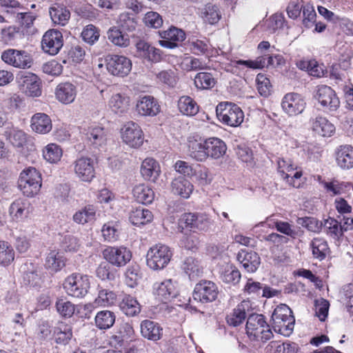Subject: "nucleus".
Instances as JSON below:
<instances>
[{
    "label": "nucleus",
    "instance_id": "5",
    "mask_svg": "<svg viewBox=\"0 0 353 353\" xmlns=\"http://www.w3.org/2000/svg\"><path fill=\"white\" fill-rule=\"evenodd\" d=\"M90 286V282L88 276L77 273L68 276L63 283V288L66 293L69 296L76 298L85 296Z\"/></svg>",
    "mask_w": 353,
    "mask_h": 353
},
{
    "label": "nucleus",
    "instance_id": "32",
    "mask_svg": "<svg viewBox=\"0 0 353 353\" xmlns=\"http://www.w3.org/2000/svg\"><path fill=\"white\" fill-rule=\"evenodd\" d=\"M172 191L174 194L188 199L193 191V185L184 176H179L172 182Z\"/></svg>",
    "mask_w": 353,
    "mask_h": 353
},
{
    "label": "nucleus",
    "instance_id": "31",
    "mask_svg": "<svg viewBox=\"0 0 353 353\" xmlns=\"http://www.w3.org/2000/svg\"><path fill=\"white\" fill-rule=\"evenodd\" d=\"M159 173V165L154 159L147 158L142 162L141 174L145 180L155 182Z\"/></svg>",
    "mask_w": 353,
    "mask_h": 353
},
{
    "label": "nucleus",
    "instance_id": "20",
    "mask_svg": "<svg viewBox=\"0 0 353 353\" xmlns=\"http://www.w3.org/2000/svg\"><path fill=\"white\" fill-rule=\"evenodd\" d=\"M141 334L149 341H157L163 336V328L157 322L145 319L140 324Z\"/></svg>",
    "mask_w": 353,
    "mask_h": 353
},
{
    "label": "nucleus",
    "instance_id": "52",
    "mask_svg": "<svg viewBox=\"0 0 353 353\" xmlns=\"http://www.w3.org/2000/svg\"><path fill=\"white\" fill-rule=\"evenodd\" d=\"M85 137L91 144L97 146L101 145L105 141L103 129L100 127L89 128Z\"/></svg>",
    "mask_w": 353,
    "mask_h": 353
},
{
    "label": "nucleus",
    "instance_id": "14",
    "mask_svg": "<svg viewBox=\"0 0 353 353\" xmlns=\"http://www.w3.org/2000/svg\"><path fill=\"white\" fill-rule=\"evenodd\" d=\"M62 46L63 35L60 31L50 30L43 36L41 47L45 52L50 55H55Z\"/></svg>",
    "mask_w": 353,
    "mask_h": 353
},
{
    "label": "nucleus",
    "instance_id": "9",
    "mask_svg": "<svg viewBox=\"0 0 353 353\" xmlns=\"http://www.w3.org/2000/svg\"><path fill=\"white\" fill-rule=\"evenodd\" d=\"M219 294L217 285L211 281H201L196 284L192 293L194 301L207 303L216 300Z\"/></svg>",
    "mask_w": 353,
    "mask_h": 353
},
{
    "label": "nucleus",
    "instance_id": "6",
    "mask_svg": "<svg viewBox=\"0 0 353 353\" xmlns=\"http://www.w3.org/2000/svg\"><path fill=\"white\" fill-rule=\"evenodd\" d=\"M20 90L28 97H38L41 94L39 77L30 72H21L17 77Z\"/></svg>",
    "mask_w": 353,
    "mask_h": 353
},
{
    "label": "nucleus",
    "instance_id": "41",
    "mask_svg": "<svg viewBox=\"0 0 353 353\" xmlns=\"http://www.w3.org/2000/svg\"><path fill=\"white\" fill-rule=\"evenodd\" d=\"M133 195L137 202L143 204L151 203L154 198L152 189L144 184L136 185L133 189Z\"/></svg>",
    "mask_w": 353,
    "mask_h": 353
},
{
    "label": "nucleus",
    "instance_id": "30",
    "mask_svg": "<svg viewBox=\"0 0 353 353\" xmlns=\"http://www.w3.org/2000/svg\"><path fill=\"white\" fill-rule=\"evenodd\" d=\"M200 17L203 22L210 25L216 24L221 19L219 8L212 3H207L200 9Z\"/></svg>",
    "mask_w": 353,
    "mask_h": 353
},
{
    "label": "nucleus",
    "instance_id": "13",
    "mask_svg": "<svg viewBox=\"0 0 353 353\" xmlns=\"http://www.w3.org/2000/svg\"><path fill=\"white\" fill-rule=\"evenodd\" d=\"M72 165L75 174L81 181L90 182L94 178V161L91 158L81 157Z\"/></svg>",
    "mask_w": 353,
    "mask_h": 353
},
{
    "label": "nucleus",
    "instance_id": "54",
    "mask_svg": "<svg viewBox=\"0 0 353 353\" xmlns=\"http://www.w3.org/2000/svg\"><path fill=\"white\" fill-rule=\"evenodd\" d=\"M14 259V251L10 244L4 241H0V264L9 265Z\"/></svg>",
    "mask_w": 353,
    "mask_h": 353
},
{
    "label": "nucleus",
    "instance_id": "19",
    "mask_svg": "<svg viewBox=\"0 0 353 353\" xmlns=\"http://www.w3.org/2000/svg\"><path fill=\"white\" fill-rule=\"evenodd\" d=\"M136 111L143 117H154L160 112V105L152 96L145 95L137 101Z\"/></svg>",
    "mask_w": 353,
    "mask_h": 353
},
{
    "label": "nucleus",
    "instance_id": "39",
    "mask_svg": "<svg viewBox=\"0 0 353 353\" xmlns=\"http://www.w3.org/2000/svg\"><path fill=\"white\" fill-rule=\"evenodd\" d=\"M152 219V212L143 207L132 210L129 216L130 222L134 225H145L150 222Z\"/></svg>",
    "mask_w": 353,
    "mask_h": 353
},
{
    "label": "nucleus",
    "instance_id": "53",
    "mask_svg": "<svg viewBox=\"0 0 353 353\" xmlns=\"http://www.w3.org/2000/svg\"><path fill=\"white\" fill-rule=\"evenodd\" d=\"M18 186L24 195L28 197H32L39 192L41 183H37V182L33 181H28L19 179Z\"/></svg>",
    "mask_w": 353,
    "mask_h": 353
},
{
    "label": "nucleus",
    "instance_id": "47",
    "mask_svg": "<svg viewBox=\"0 0 353 353\" xmlns=\"http://www.w3.org/2000/svg\"><path fill=\"white\" fill-rule=\"evenodd\" d=\"M194 85L198 89H210L216 84V80L210 72H199L194 77Z\"/></svg>",
    "mask_w": 353,
    "mask_h": 353
},
{
    "label": "nucleus",
    "instance_id": "11",
    "mask_svg": "<svg viewBox=\"0 0 353 353\" xmlns=\"http://www.w3.org/2000/svg\"><path fill=\"white\" fill-rule=\"evenodd\" d=\"M123 141L132 148H139L143 143V131L135 122L126 123L121 131Z\"/></svg>",
    "mask_w": 353,
    "mask_h": 353
},
{
    "label": "nucleus",
    "instance_id": "36",
    "mask_svg": "<svg viewBox=\"0 0 353 353\" xmlns=\"http://www.w3.org/2000/svg\"><path fill=\"white\" fill-rule=\"evenodd\" d=\"M115 314L108 310H103L98 312L94 318L95 325L99 330H108L113 326L115 323Z\"/></svg>",
    "mask_w": 353,
    "mask_h": 353
},
{
    "label": "nucleus",
    "instance_id": "50",
    "mask_svg": "<svg viewBox=\"0 0 353 353\" xmlns=\"http://www.w3.org/2000/svg\"><path fill=\"white\" fill-rule=\"evenodd\" d=\"M118 23L123 30L133 32L137 26V19L132 14L123 12L119 17Z\"/></svg>",
    "mask_w": 353,
    "mask_h": 353
},
{
    "label": "nucleus",
    "instance_id": "58",
    "mask_svg": "<svg viewBox=\"0 0 353 353\" xmlns=\"http://www.w3.org/2000/svg\"><path fill=\"white\" fill-rule=\"evenodd\" d=\"M257 90L260 95L268 97L272 92V84L270 79L264 74L259 73L256 78Z\"/></svg>",
    "mask_w": 353,
    "mask_h": 353
},
{
    "label": "nucleus",
    "instance_id": "26",
    "mask_svg": "<svg viewBox=\"0 0 353 353\" xmlns=\"http://www.w3.org/2000/svg\"><path fill=\"white\" fill-rule=\"evenodd\" d=\"M119 307L122 312L128 316H135L141 312V305L136 298L127 294L121 296Z\"/></svg>",
    "mask_w": 353,
    "mask_h": 353
},
{
    "label": "nucleus",
    "instance_id": "3",
    "mask_svg": "<svg viewBox=\"0 0 353 353\" xmlns=\"http://www.w3.org/2000/svg\"><path fill=\"white\" fill-rule=\"evenodd\" d=\"M216 116L223 124L231 127H237L243 121L244 114L242 110L231 102H221L216 108Z\"/></svg>",
    "mask_w": 353,
    "mask_h": 353
},
{
    "label": "nucleus",
    "instance_id": "63",
    "mask_svg": "<svg viewBox=\"0 0 353 353\" xmlns=\"http://www.w3.org/2000/svg\"><path fill=\"white\" fill-rule=\"evenodd\" d=\"M315 314L321 321H324L328 315L330 303L325 299H320L315 301Z\"/></svg>",
    "mask_w": 353,
    "mask_h": 353
},
{
    "label": "nucleus",
    "instance_id": "12",
    "mask_svg": "<svg viewBox=\"0 0 353 353\" xmlns=\"http://www.w3.org/2000/svg\"><path fill=\"white\" fill-rule=\"evenodd\" d=\"M314 97L323 108L330 111H335L339 107V99L334 90L329 86H318Z\"/></svg>",
    "mask_w": 353,
    "mask_h": 353
},
{
    "label": "nucleus",
    "instance_id": "45",
    "mask_svg": "<svg viewBox=\"0 0 353 353\" xmlns=\"http://www.w3.org/2000/svg\"><path fill=\"white\" fill-rule=\"evenodd\" d=\"M96 209L92 205H85L73 215V221L78 224H85L95 219Z\"/></svg>",
    "mask_w": 353,
    "mask_h": 353
},
{
    "label": "nucleus",
    "instance_id": "40",
    "mask_svg": "<svg viewBox=\"0 0 353 353\" xmlns=\"http://www.w3.org/2000/svg\"><path fill=\"white\" fill-rule=\"evenodd\" d=\"M313 257L319 261L325 259L327 254L330 252V248L327 242L321 238H314L310 243Z\"/></svg>",
    "mask_w": 353,
    "mask_h": 353
},
{
    "label": "nucleus",
    "instance_id": "21",
    "mask_svg": "<svg viewBox=\"0 0 353 353\" xmlns=\"http://www.w3.org/2000/svg\"><path fill=\"white\" fill-rule=\"evenodd\" d=\"M20 272L24 285L32 287H37L40 285L41 277L39 274L38 268L32 263L26 262L21 265Z\"/></svg>",
    "mask_w": 353,
    "mask_h": 353
},
{
    "label": "nucleus",
    "instance_id": "35",
    "mask_svg": "<svg viewBox=\"0 0 353 353\" xmlns=\"http://www.w3.org/2000/svg\"><path fill=\"white\" fill-rule=\"evenodd\" d=\"M181 268L191 280L198 278L203 273V268L200 261L192 256L185 259L181 265Z\"/></svg>",
    "mask_w": 353,
    "mask_h": 353
},
{
    "label": "nucleus",
    "instance_id": "55",
    "mask_svg": "<svg viewBox=\"0 0 353 353\" xmlns=\"http://www.w3.org/2000/svg\"><path fill=\"white\" fill-rule=\"evenodd\" d=\"M81 37L83 41L92 46L99 40L100 30L94 25L89 24L84 27L81 32Z\"/></svg>",
    "mask_w": 353,
    "mask_h": 353
},
{
    "label": "nucleus",
    "instance_id": "1",
    "mask_svg": "<svg viewBox=\"0 0 353 353\" xmlns=\"http://www.w3.org/2000/svg\"><path fill=\"white\" fill-rule=\"evenodd\" d=\"M272 326L274 332L284 336H290L294 327L295 319L291 309L285 304H280L274 310Z\"/></svg>",
    "mask_w": 353,
    "mask_h": 353
},
{
    "label": "nucleus",
    "instance_id": "7",
    "mask_svg": "<svg viewBox=\"0 0 353 353\" xmlns=\"http://www.w3.org/2000/svg\"><path fill=\"white\" fill-rule=\"evenodd\" d=\"M102 254L107 262L117 268L125 266L132 256L131 251L123 245L108 246Z\"/></svg>",
    "mask_w": 353,
    "mask_h": 353
},
{
    "label": "nucleus",
    "instance_id": "25",
    "mask_svg": "<svg viewBox=\"0 0 353 353\" xmlns=\"http://www.w3.org/2000/svg\"><path fill=\"white\" fill-rule=\"evenodd\" d=\"M31 128L37 133L45 134L50 132L52 128L50 117L45 113H36L31 119Z\"/></svg>",
    "mask_w": 353,
    "mask_h": 353
},
{
    "label": "nucleus",
    "instance_id": "38",
    "mask_svg": "<svg viewBox=\"0 0 353 353\" xmlns=\"http://www.w3.org/2000/svg\"><path fill=\"white\" fill-rule=\"evenodd\" d=\"M65 265V260L63 254L56 250L50 251L45 261V267L51 272H57L61 270Z\"/></svg>",
    "mask_w": 353,
    "mask_h": 353
},
{
    "label": "nucleus",
    "instance_id": "43",
    "mask_svg": "<svg viewBox=\"0 0 353 353\" xmlns=\"http://www.w3.org/2000/svg\"><path fill=\"white\" fill-rule=\"evenodd\" d=\"M179 111L184 115L192 117L199 112V105L196 101L189 96H182L178 101Z\"/></svg>",
    "mask_w": 353,
    "mask_h": 353
},
{
    "label": "nucleus",
    "instance_id": "49",
    "mask_svg": "<svg viewBox=\"0 0 353 353\" xmlns=\"http://www.w3.org/2000/svg\"><path fill=\"white\" fill-rule=\"evenodd\" d=\"M246 318L245 308L243 303L236 306L232 312L228 315L227 322L230 325L236 327L241 324Z\"/></svg>",
    "mask_w": 353,
    "mask_h": 353
},
{
    "label": "nucleus",
    "instance_id": "44",
    "mask_svg": "<svg viewBox=\"0 0 353 353\" xmlns=\"http://www.w3.org/2000/svg\"><path fill=\"white\" fill-rule=\"evenodd\" d=\"M29 207L30 202L27 199H18L11 203L9 212L14 219H18L28 213Z\"/></svg>",
    "mask_w": 353,
    "mask_h": 353
},
{
    "label": "nucleus",
    "instance_id": "28",
    "mask_svg": "<svg viewBox=\"0 0 353 353\" xmlns=\"http://www.w3.org/2000/svg\"><path fill=\"white\" fill-rule=\"evenodd\" d=\"M208 158L218 159L226 152V144L221 139L216 137H210L205 139Z\"/></svg>",
    "mask_w": 353,
    "mask_h": 353
},
{
    "label": "nucleus",
    "instance_id": "15",
    "mask_svg": "<svg viewBox=\"0 0 353 353\" xmlns=\"http://www.w3.org/2000/svg\"><path fill=\"white\" fill-rule=\"evenodd\" d=\"M281 106L283 111L288 115L295 116L301 114L304 110L305 102L301 94L290 92L283 98Z\"/></svg>",
    "mask_w": 353,
    "mask_h": 353
},
{
    "label": "nucleus",
    "instance_id": "22",
    "mask_svg": "<svg viewBox=\"0 0 353 353\" xmlns=\"http://www.w3.org/2000/svg\"><path fill=\"white\" fill-rule=\"evenodd\" d=\"M188 154L196 161H205L208 159L205 139L190 138L188 142Z\"/></svg>",
    "mask_w": 353,
    "mask_h": 353
},
{
    "label": "nucleus",
    "instance_id": "37",
    "mask_svg": "<svg viewBox=\"0 0 353 353\" xmlns=\"http://www.w3.org/2000/svg\"><path fill=\"white\" fill-rule=\"evenodd\" d=\"M53 336L55 341L59 344H67L72 336V328L70 325L63 322H59L54 327Z\"/></svg>",
    "mask_w": 353,
    "mask_h": 353
},
{
    "label": "nucleus",
    "instance_id": "48",
    "mask_svg": "<svg viewBox=\"0 0 353 353\" xmlns=\"http://www.w3.org/2000/svg\"><path fill=\"white\" fill-rule=\"evenodd\" d=\"M43 156L51 163H57L62 157V149L55 143H50L43 150Z\"/></svg>",
    "mask_w": 353,
    "mask_h": 353
},
{
    "label": "nucleus",
    "instance_id": "16",
    "mask_svg": "<svg viewBox=\"0 0 353 353\" xmlns=\"http://www.w3.org/2000/svg\"><path fill=\"white\" fill-rule=\"evenodd\" d=\"M181 224H184L186 228L195 232L207 231L210 226V221L205 214L195 213H185L180 219Z\"/></svg>",
    "mask_w": 353,
    "mask_h": 353
},
{
    "label": "nucleus",
    "instance_id": "51",
    "mask_svg": "<svg viewBox=\"0 0 353 353\" xmlns=\"http://www.w3.org/2000/svg\"><path fill=\"white\" fill-rule=\"evenodd\" d=\"M125 282L128 287H135L141 278L140 268L137 264L128 266L125 273Z\"/></svg>",
    "mask_w": 353,
    "mask_h": 353
},
{
    "label": "nucleus",
    "instance_id": "61",
    "mask_svg": "<svg viewBox=\"0 0 353 353\" xmlns=\"http://www.w3.org/2000/svg\"><path fill=\"white\" fill-rule=\"evenodd\" d=\"M56 308L57 312L63 317H71L75 310V306L70 301L64 299H58L56 301Z\"/></svg>",
    "mask_w": 353,
    "mask_h": 353
},
{
    "label": "nucleus",
    "instance_id": "33",
    "mask_svg": "<svg viewBox=\"0 0 353 353\" xmlns=\"http://www.w3.org/2000/svg\"><path fill=\"white\" fill-rule=\"evenodd\" d=\"M50 18L54 23L64 26L70 18V12L63 5L56 3L49 8Z\"/></svg>",
    "mask_w": 353,
    "mask_h": 353
},
{
    "label": "nucleus",
    "instance_id": "64",
    "mask_svg": "<svg viewBox=\"0 0 353 353\" xmlns=\"http://www.w3.org/2000/svg\"><path fill=\"white\" fill-rule=\"evenodd\" d=\"M143 20L146 26L153 28H159L163 24L162 17L157 12H148L145 13Z\"/></svg>",
    "mask_w": 353,
    "mask_h": 353
},
{
    "label": "nucleus",
    "instance_id": "60",
    "mask_svg": "<svg viewBox=\"0 0 353 353\" xmlns=\"http://www.w3.org/2000/svg\"><path fill=\"white\" fill-rule=\"evenodd\" d=\"M101 233L104 240L108 242L116 241L119 236L117 225L114 222L105 223L102 227Z\"/></svg>",
    "mask_w": 353,
    "mask_h": 353
},
{
    "label": "nucleus",
    "instance_id": "57",
    "mask_svg": "<svg viewBox=\"0 0 353 353\" xmlns=\"http://www.w3.org/2000/svg\"><path fill=\"white\" fill-rule=\"evenodd\" d=\"M210 43L209 41L204 38V39H193L189 41V48L191 52L196 55L206 54L210 48Z\"/></svg>",
    "mask_w": 353,
    "mask_h": 353
},
{
    "label": "nucleus",
    "instance_id": "23",
    "mask_svg": "<svg viewBox=\"0 0 353 353\" xmlns=\"http://www.w3.org/2000/svg\"><path fill=\"white\" fill-rule=\"evenodd\" d=\"M77 96L76 86L70 82L59 83L55 89L56 99L63 104L72 103Z\"/></svg>",
    "mask_w": 353,
    "mask_h": 353
},
{
    "label": "nucleus",
    "instance_id": "59",
    "mask_svg": "<svg viewBox=\"0 0 353 353\" xmlns=\"http://www.w3.org/2000/svg\"><path fill=\"white\" fill-rule=\"evenodd\" d=\"M241 274L234 266L226 268L221 274V279L225 283L235 285L241 279Z\"/></svg>",
    "mask_w": 353,
    "mask_h": 353
},
{
    "label": "nucleus",
    "instance_id": "62",
    "mask_svg": "<svg viewBox=\"0 0 353 353\" xmlns=\"http://www.w3.org/2000/svg\"><path fill=\"white\" fill-rule=\"evenodd\" d=\"M296 223L314 232H319L322 226V223H319L316 219L308 216L297 218Z\"/></svg>",
    "mask_w": 353,
    "mask_h": 353
},
{
    "label": "nucleus",
    "instance_id": "46",
    "mask_svg": "<svg viewBox=\"0 0 353 353\" xmlns=\"http://www.w3.org/2000/svg\"><path fill=\"white\" fill-rule=\"evenodd\" d=\"M5 135L15 148H23L27 142V134L21 130L12 129L9 132H5Z\"/></svg>",
    "mask_w": 353,
    "mask_h": 353
},
{
    "label": "nucleus",
    "instance_id": "29",
    "mask_svg": "<svg viewBox=\"0 0 353 353\" xmlns=\"http://www.w3.org/2000/svg\"><path fill=\"white\" fill-rule=\"evenodd\" d=\"M310 122L312 130L322 137H330L335 131L334 125L325 117H316Z\"/></svg>",
    "mask_w": 353,
    "mask_h": 353
},
{
    "label": "nucleus",
    "instance_id": "24",
    "mask_svg": "<svg viewBox=\"0 0 353 353\" xmlns=\"http://www.w3.org/2000/svg\"><path fill=\"white\" fill-rule=\"evenodd\" d=\"M153 289L154 294L163 302L170 301L177 295L171 279L165 280L161 283H155Z\"/></svg>",
    "mask_w": 353,
    "mask_h": 353
},
{
    "label": "nucleus",
    "instance_id": "27",
    "mask_svg": "<svg viewBox=\"0 0 353 353\" xmlns=\"http://www.w3.org/2000/svg\"><path fill=\"white\" fill-rule=\"evenodd\" d=\"M336 161L342 169H350L353 167V148L350 145L339 146L336 151Z\"/></svg>",
    "mask_w": 353,
    "mask_h": 353
},
{
    "label": "nucleus",
    "instance_id": "10",
    "mask_svg": "<svg viewBox=\"0 0 353 353\" xmlns=\"http://www.w3.org/2000/svg\"><path fill=\"white\" fill-rule=\"evenodd\" d=\"M107 70L114 76L125 77L132 69L130 59L125 56L112 54L106 58Z\"/></svg>",
    "mask_w": 353,
    "mask_h": 353
},
{
    "label": "nucleus",
    "instance_id": "4",
    "mask_svg": "<svg viewBox=\"0 0 353 353\" xmlns=\"http://www.w3.org/2000/svg\"><path fill=\"white\" fill-rule=\"evenodd\" d=\"M172 253L170 248L163 244H157L147 252V265L154 270L163 269L170 262Z\"/></svg>",
    "mask_w": 353,
    "mask_h": 353
},
{
    "label": "nucleus",
    "instance_id": "2",
    "mask_svg": "<svg viewBox=\"0 0 353 353\" xmlns=\"http://www.w3.org/2000/svg\"><path fill=\"white\" fill-rule=\"evenodd\" d=\"M246 332L250 340L266 343L273 336L269 324L263 314H251L246 323Z\"/></svg>",
    "mask_w": 353,
    "mask_h": 353
},
{
    "label": "nucleus",
    "instance_id": "8",
    "mask_svg": "<svg viewBox=\"0 0 353 353\" xmlns=\"http://www.w3.org/2000/svg\"><path fill=\"white\" fill-rule=\"evenodd\" d=\"M1 59L6 63L17 68H30L33 63L31 55L25 50L8 49L1 53Z\"/></svg>",
    "mask_w": 353,
    "mask_h": 353
},
{
    "label": "nucleus",
    "instance_id": "18",
    "mask_svg": "<svg viewBox=\"0 0 353 353\" xmlns=\"http://www.w3.org/2000/svg\"><path fill=\"white\" fill-rule=\"evenodd\" d=\"M237 261L248 272H255L261 264L259 254L250 249H241L236 256Z\"/></svg>",
    "mask_w": 353,
    "mask_h": 353
},
{
    "label": "nucleus",
    "instance_id": "56",
    "mask_svg": "<svg viewBox=\"0 0 353 353\" xmlns=\"http://www.w3.org/2000/svg\"><path fill=\"white\" fill-rule=\"evenodd\" d=\"M324 227L327 229V233L334 239H339L343 236L341 223L333 218L330 217L325 220Z\"/></svg>",
    "mask_w": 353,
    "mask_h": 353
},
{
    "label": "nucleus",
    "instance_id": "42",
    "mask_svg": "<svg viewBox=\"0 0 353 353\" xmlns=\"http://www.w3.org/2000/svg\"><path fill=\"white\" fill-rule=\"evenodd\" d=\"M108 40L114 45L125 48L130 45L129 36L123 33L118 27H112L107 32Z\"/></svg>",
    "mask_w": 353,
    "mask_h": 353
},
{
    "label": "nucleus",
    "instance_id": "34",
    "mask_svg": "<svg viewBox=\"0 0 353 353\" xmlns=\"http://www.w3.org/2000/svg\"><path fill=\"white\" fill-rule=\"evenodd\" d=\"M129 103L130 99L128 97L118 93L111 97L108 105L113 112L122 115L128 110Z\"/></svg>",
    "mask_w": 353,
    "mask_h": 353
},
{
    "label": "nucleus",
    "instance_id": "17",
    "mask_svg": "<svg viewBox=\"0 0 353 353\" xmlns=\"http://www.w3.org/2000/svg\"><path fill=\"white\" fill-rule=\"evenodd\" d=\"M159 35L163 39L159 41L160 46L170 49L177 47V42H181L185 39V32L174 26L167 30L160 31Z\"/></svg>",
    "mask_w": 353,
    "mask_h": 353
}]
</instances>
